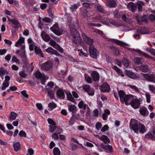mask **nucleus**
Returning <instances> with one entry per match:
<instances>
[{
  "label": "nucleus",
  "mask_w": 155,
  "mask_h": 155,
  "mask_svg": "<svg viewBox=\"0 0 155 155\" xmlns=\"http://www.w3.org/2000/svg\"><path fill=\"white\" fill-rule=\"evenodd\" d=\"M69 27L73 42L77 46L80 45L81 44L82 39L79 33L76 29V26L74 25L70 24Z\"/></svg>",
  "instance_id": "obj_1"
},
{
  "label": "nucleus",
  "mask_w": 155,
  "mask_h": 155,
  "mask_svg": "<svg viewBox=\"0 0 155 155\" xmlns=\"http://www.w3.org/2000/svg\"><path fill=\"white\" fill-rule=\"evenodd\" d=\"M139 123L140 122L134 119H131L130 122V128L134 131V133L137 134L138 133V127Z\"/></svg>",
  "instance_id": "obj_2"
},
{
  "label": "nucleus",
  "mask_w": 155,
  "mask_h": 155,
  "mask_svg": "<svg viewBox=\"0 0 155 155\" xmlns=\"http://www.w3.org/2000/svg\"><path fill=\"white\" fill-rule=\"evenodd\" d=\"M41 69L44 71H48L51 70L53 67V64L51 61L48 60L42 64L41 65Z\"/></svg>",
  "instance_id": "obj_3"
},
{
  "label": "nucleus",
  "mask_w": 155,
  "mask_h": 155,
  "mask_svg": "<svg viewBox=\"0 0 155 155\" xmlns=\"http://www.w3.org/2000/svg\"><path fill=\"white\" fill-rule=\"evenodd\" d=\"M89 51L90 56L93 58H96L99 55L97 49L94 48V45L89 46Z\"/></svg>",
  "instance_id": "obj_4"
},
{
  "label": "nucleus",
  "mask_w": 155,
  "mask_h": 155,
  "mask_svg": "<svg viewBox=\"0 0 155 155\" xmlns=\"http://www.w3.org/2000/svg\"><path fill=\"white\" fill-rule=\"evenodd\" d=\"M83 89L87 92L90 96H93L94 94V89L88 85H83L82 86Z\"/></svg>",
  "instance_id": "obj_5"
},
{
  "label": "nucleus",
  "mask_w": 155,
  "mask_h": 155,
  "mask_svg": "<svg viewBox=\"0 0 155 155\" xmlns=\"http://www.w3.org/2000/svg\"><path fill=\"white\" fill-rule=\"evenodd\" d=\"M82 36L84 41L88 45H93L94 42L93 39H91L90 37L87 36L84 33H83L82 34Z\"/></svg>",
  "instance_id": "obj_6"
},
{
  "label": "nucleus",
  "mask_w": 155,
  "mask_h": 155,
  "mask_svg": "<svg viewBox=\"0 0 155 155\" xmlns=\"http://www.w3.org/2000/svg\"><path fill=\"white\" fill-rule=\"evenodd\" d=\"M44 90L47 93L48 96L51 99H53L54 97V92L53 89L47 88V87H45L44 89Z\"/></svg>",
  "instance_id": "obj_7"
},
{
  "label": "nucleus",
  "mask_w": 155,
  "mask_h": 155,
  "mask_svg": "<svg viewBox=\"0 0 155 155\" xmlns=\"http://www.w3.org/2000/svg\"><path fill=\"white\" fill-rule=\"evenodd\" d=\"M144 79L147 81L153 82L154 79L155 77L153 74H142Z\"/></svg>",
  "instance_id": "obj_8"
},
{
  "label": "nucleus",
  "mask_w": 155,
  "mask_h": 155,
  "mask_svg": "<svg viewBox=\"0 0 155 155\" xmlns=\"http://www.w3.org/2000/svg\"><path fill=\"white\" fill-rule=\"evenodd\" d=\"M110 90L109 85L106 82L104 83L100 87V90L101 92H109Z\"/></svg>",
  "instance_id": "obj_9"
},
{
  "label": "nucleus",
  "mask_w": 155,
  "mask_h": 155,
  "mask_svg": "<svg viewBox=\"0 0 155 155\" xmlns=\"http://www.w3.org/2000/svg\"><path fill=\"white\" fill-rule=\"evenodd\" d=\"M131 50L139 53L140 54L142 55L143 56L146 58H147L150 59H153V57L141 51L140 49H133Z\"/></svg>",
  "instance_id": "obj_10"
},
{
  "label": "nucleus",
  "mask_w": 155,
  "mask_h": 155,
  "mask_svg": "<svg viewBox=\"0 0 155 155\" xmlns=\"http://www.w3.org/2000/svg\"><path fill=\"white\" fill-rule=\"evenodd\" d=\"M57 97L60 99H64L65 98L64 92L62 89L59 88L56 92Z\"/></svg>",
  "instance_id": "obj_11"
},
{
  "label": "nucleus",
  "mask_w": 155,
  "mask_h": 155,
  "mask_svg": "<svg viewBox=\"0 0 155 155\" xmlns=\"http://www.w3.org/2000/svg\"><path fill=\"white\" fill-rule=\"evenodd\" d=\"M127 7L132 12H134L136 10V3H134L133 2H130L127 4Z\"/></svg>",
  "instance_id": "obj_12"
},
{
  "label": "nucleus",
  "mask_w": 155,
  "mask_h": 155,
  "mask_svg": "<svg viewBox=\"0 0 155 155\" xmlns=\"http://www.w3.org/2000/svg\"><path fill=\"white\" fill-rule=\"evenodd\" d=\"M141 104L138 101L135 100L131 101L130 103V104L131 106L135 109L138 108Z\"/></svg>",
  "instance_id": "obj_13"
},
{
  "label": "nucleus",
  "mask_w": 155,
  "mask_h": 155,
  "mask_svg": "<svg viewBox=\"0 0 155 155\" xmlns=\"http://www.w3.org/2000/svg\"><path fill=\"white\" fill-rule=\"evenodd\" d=\"M11 23L12 24V27L15 29H17L19 27H21V25L20 22L16 19H14L12 21Z\"/></svg>",
  "instance_id": "obj_14"
},
{
  "label": "nucleus",
  "mask_w": 155,
  "mask_h": 155,
  "mask_svg": "<svg viewBox=\"0 0 155 155\" xmlns=\"http://www.w3.org/2000/svg\"><path fill=\"white\" fill-rule=\"evenodd\" d=\"M133 97V96L132 95L126 94L123 97V98H124V99H123V100H121L120 101L122 103H123L124 102H125V104L126 105H128L129 104L127 102L131 98H132Z\"/></svg>",
  "instance_id": "obj_15"
},
{
  "label": "nucleus",
  "mask_w": 155,
  "mask_h": 155,
  "mask_svg": "<svg viewBox=\"0 0 155 155\" xmlns=\"http://www.w3.org/2000/svg\"><path fill=\"white\" fill-rule=\"evenodd\" d=\"M101 147L103 149L108 150L111 153L113 152V149L112 146L109 145L107 143L105 144L102 143L101 144Z\"/></svg>",
  "instance_id": "obj_16"
},
{
  "label": "nucleus",
  "mask_w": 155,
  "mask_h": 155,
  "mask_svg": "<svg viewBox=\"0 0 155 155\" xmlns=\"http://www.w3.org/2000/svg\"><path fill=\"white\" fill-rule=\"evenodd\" d=\"M126 75L130 78L135 79L137 78L136 75L131 71H126Z\"/></svg>",
  "instance_id": "obj_17"
},
{
  "label": "nucleus",
  "mask_w": 155,
  "mask_h": 155,
  "mask_svg": "<svg viewBox=\"0 0 155 155\" xmlns=\"http://www.w3.org/2000/svg\"><path fill=\"white\" fill-rule=\"evenodd\" d=\"M139 112L140 114L143 116L147 115L148 114L147 109L145 107H141L139 110Z\"/></svg>",
  "instance_id": "obj_18"
},
{
  "label": "nucleus",
  "mask_w": 155,
  "mask_h": 155,
  "mask_svg": "<svg viewBox=\"0 0 155 155\" xmlns=\"http://www.w3.org/2000/svg\"><path fill=\"white\" fill-rule=\"evenodd\" d=\"M144 5V3L143 2L139 1L137 3H136V9L137 8L139 12H141L142 11V6Z\"/></svg>",
  "instance_id": "obj_19"
},
{
  "label": "nucleus",
  "mask_w": 155,
  "mask_h": 155,
  "mask_svg": "<svg viewBox=\"0 0 155 155\" xmlns=\"http://www.w3.org/2000/svg\"><path fill=\"white\" fill-rule=\"evenodd\" d=\"M35 51L36 54L38 55L42 58L44 57V54L40 48L36 46L35 48Z\"/></svg>",
  "instance_id": "obj_20"
},
{
  "label": "nucleus",
  "mask_w": 155,
  "mask_h": 155,
  "mask_svg": "<svg viewBox=\"0 0 155 155\" xmlns=\"http://www.w3.org/2000/svg\"><path fill=\"white\" fill-rule=\"evenodd\" d=\"M111 51L114 54L115 56H117L120 55V52L114 46H112L110 47Z\"/></svg>",
  "instance_id": "obj_21"
},
{
  "label": "nucleus",
  "mask_w": 155,
  "mask_h": 155,
  "mask_svg": "<svg viewBox=\"0 0 155 155\" xmlns=\"http://www.w3.org/2000/svg\"><path fill=\"white\" fill-rule=\"evenodd\" d=\"M107 4L110 8H115L117 6V4L114 0H107Z\"/></svg>",
  "instance_id": "obj_22"
},
{
  "label": "nucleus",
  "mask_w": 155,
  "mask_h": 155,
  "mask_svg": "<svg viewBox=\"0 0 155 155\" xmlns=\"http://www.w3.org/2000/svg\"><path fill=\"white\" fill-rule=\"evenodd\" d=\"M91 76L94 81H95L99 80V74L96 71H93L91 73Z\"/></svg>",
  "instance_id": "obj_23"
},
{
  "label": "nucleus",
  "mask_w": 155,
  "mask_h": 155,
  "mask_svg": "<svg viewBox=\"0 0 155 155\" xmlns=\"http://www.w3.org/2000/svg\"><path fill=\"white\" fill-rule=\"evenodd\" d=\"M139 124L138 127V130L140 133L142 134L144 133L146 131L147 129L145 128V126L143 124L140 122Z\"/></svg>",
  "instance_id": "obj_24"
},
{
  "label": "nucleus",
  "mask_w": 155,
  "mask_h": 155,
  "mask_svg": "<svg viewBox=\"0 0 155 155\" xmlns=\"http://www.w3.org/2000/svg\"><path fill=\"white\" fill-rule=\"evenodd\" d=\"M68 107L69 111L72 114H75L77 111V107L74 105H68Z\"/></svg>",
  "instance_id": "obj_25"
},
{
  "label": "nucleus",
  "mask_w": 155,
  "mask_h": 155,
  "mask_svg": "<svg viewBox=\"0 0 155 155\" xmlns=\"http://www.w3.org/2000/svg\"><path fill=\"white\" fill-rule=\"evenodd\" d=\"M99 139L104 141L105 144L109 143L110 142V139L105 135H103L101 137H99Z\"/></svg>",
  "instance_id": "obj_26"
},
{
  "label": "nucleus",
  "mask_w": 155,
  "mask_h": 155,
  "mask_svg": "<svg viewBox=\"0 0 155 155\" xmlns=\"http://www.w3.org/2000/svg\"><path fill=\"white\" fill-rule=\"evenodd\" d=\"M137 32L141 34H145L147 33V28L143 27L139 28L137 30Z\"/></svg>",
  "instance_id": "obj_27"
},
{
  "label": "nucleus",
  "mask_w": 155,
  "mask_h": 155,
  "mask_svg": "<svg viewBox=\"0 0 155 155\" xmlns=\"http://www.w3.org/2000/svg\"><path fill=\"white\" fill-rule=\"evenodd\" d=\"M41 36L43 38V40L45 41L48 42L51 39V38L50 36L47 34H46L44 36L43 33L42 32H41Z\"/></svg>",
  "instance_id": "obj_28"
},
{
  "label": "nucleus",
  "mask_w": 155,
  "mask_h": 155,
  "mask_svg": "<svg viewBox=\"0 0 155 155\" xmlns=\"http://www.w3.org/2000/svg\"><path fill=\"white\" fill-rule=\"evenodd\" d=\"M51 31L58 36H60L62 34V29L60 28L58 29H54Z\"/></svg>",
  "instance_id": "obj_29"
},
{
  "label": "nucleus",
  "mask_w": 155,
  "mask_h": 155,
  "mask_svg": "<svg viewBox=\"0 0 155 155\" xmlns=\"http://www.w3.org/2000/svg\"><path fill=\"white\" fill-rule=\"evenodd\" d=\"M140 70L144 72H146L148 71L149 70L148 66L147 65H142L140 66Z\"/></svg>",
  "instance_id": "obj_30"
},
{
  "label": "nucleus",
  "mask_w": 155,
  "mask_h": 155,
  "mask_svg": "<svg viewBox=\"0 0 155 155\" xmlns=\"http://www.w3.org/2000/svg\"><path fill=\"white\" fill-rule=\"evenodd\" d=\"M13 147L15 151H18L21 149V145L19 143L17 142L13 144Z\"/></svg>",
  "instance_id": "obj_31"
},
{
  "label": "nucleus",
  "mask_w": 155,
  "mask_h": 155,
  "mask_svg": "<svg viewBox=\"0 0 155 155\" xmlns=\"http://www.w3.org/2000/svg\"><path fill=\"white\" fill-rule=\"evenodd\" d=\"M18 114L14 112H12L10 113V115L9 118L10 120H15Z\"/></svg>",
  "instance_id": "obj_32"
},
{
  "label": "nucleus",
  "mask_w": 155,
  "mask_h": 155,
  "mask_svg": "<svg viewBox=\"0 0 155 155\" xmlns=\"http://www.w3.org/2000/svg\"><path fill=\"white\" fill-rule=\"evenodd\" d=\"M25 38L21 37H20L18 41L15 43V45L16 47H18V45H20L23 43L24 42Z\"/></svg>",
  "instance_id": "obj_33"
},
{
  "label": "nucleus",
  "mask_w": 155,
  "mask_h": 155,
  "mask_svg": "<svg viewBox=\"0 0 155 155\" xmlns=\"http://www.w3.org/2000/svg\"><path fill=\"white\" fill-rule=\"evenodd\" d=\"M118 94L120 98V100H123L124 98L123 97L126 94H125L124 91L123 90L118 91Z\"/></svg>",
  "instance_id": "obj_34"
},
{
  "label": "nucleus",
  "mask_w": 155,
  "mask_h": 155,
  "mask_svg": "<svg viewBox=\"0 0 155 155\" xmlns=\"http://www.w3.org/2000/svg\"><path fill=\"white\" fill-rule=\"evenodd\" d=\"M130 88L132 89L133 91L137 93H139L140 92L139 90L138 87L135 85H128Z\"/></svg>",
  "instance_id": "obj_35"
},
{
  "label": "nucleus",
  "mask_w": 155,
  "mask_h": 155,
  "mask_svg": "<svg viewBox=\"0 0 155 155\" xmlns=\"http://www.w3.org/2000/svg\"><path fill=\"white\" fill-rule=\"evenodd\" d=\"M19 76L22 78H25L27 74L26 73L25 70L24 69L22 71H20L19 73Z\"/></svg>",
  "instance_id": "obj_36"
},
{
  "label": "nucleus",
  "mask_w": 155,
  "mask_h": 155,
  "mask_svg": "<svg viewBox=\"0 0 155 155\" xmlns=\"http://www.w3.org/2000/svg\"><path fill=\"white\" fill-rule=\"evenodd\" d=\"M87 105L85 104H84V102L81 101L78 104V106L79 108H83V109L85 110L86 107Z\"/></svg>",
  "instance_id": "obj_37"
},
{
  "label": "nucleus",
  "mask_w": 155,
  "mask_h": 155,
  "mask_svg": "<svg viewBox=\"0 0 155 155\" xmlns=\"http://www.w3.org/2000/svg\"><path fill=\"white\" fill-rule=\"evenodd\" d=\"M56 104L54 102L50 103L48 104V107L50 109V110H52L57 107Z\"/></svg>",
  "instance_id": "obj_38"
},
{
  "label": "nucleus",
  "mask_w": 155,
  "mask_h": 155,
  "mask_svg": "<svg viewBox=\"0 0 155 155\" xmlns=\"http://www.w3.org/2000/svg\"><path fill=\"white\" fill-rule=\"evenodd\" d=\"M54 155H60L61 152L58 147H54L53 150Z\"/></svg>",
  "instance_id": "obj_39"
},
{
  "label": "nucleus",
  "mask_w": 155,
  "mask_h": 155,
  "mask_svg": "<svg viewBox=\"0 0 155 155\" xmlns=\"http://www.w3.org/2000/svg\"><path fill=\"white\" fill-rule=\"evenodd\" d=\"M56 125H50L49 126V131L51 133H53L56 128Z\"/></svg>",
  "instance_id": "obj_40"
},
{
  "label": "nucleus",
  "mask_w": 155,
  "mask_h": 155,
  "mask_svg": "<svg viewBox=\"0 0 155 155\" xmlns=\"http://www.w3.org/2000/svg\"><path fill=\"white\" fill-rule=\"evenodd\" d=\"M85 78L86 81L89 83H91L92 82V79L90 77L88 76L87 74H85Z\"/></svg>",
  "instance_id": "obj_41"
},
{
  "label": "nucleus",
  "mask_w": 155,
  "mask_h": 155,
  "mask_svg": "<svg viewBox=\"0 0 155 155\" xmlns=\"http://www.w3.org/2000/svg\"><path fill=\"white\" fill-rule=\"evenodd\" d=\"M9 85V82L4 81L2 84V87L1 89L3 90H5L6 87H8Z\"/></svg>",
  "instance_id": "obj_42"
},
{
  "label": "nucleus",
  "mask_w": 155,
  "mask_h": 155,
  "mask_svg": "<svg viewBox=\"0 0 155 155\" xmlns=\"http://www.w3.org/2000/svg\"><path fill=\"white\" fill-rule=\"evenodd\" d=\"M115 43L116 44L119 45L120 46H124V45H126L127 46H128L129 45L125 43H124L123 42L119 41V40H116V41L115 42Z\"/></svg>",
  "instance_id": "obj_43"
},
{
  "label": "nucleus",
  "mask_w": 155,
  "mask_h": 155,
  "mask_svg": "<svg viewBox=\"0 0 155 155\" xmlns=\"http://www.w3.org/2000/svg\"><path fill=\"white\" fill-rule=\"evenodd\" d=\"M54 83L53 82L50 81L48 83L46 87H47V88H49L51 89H53V87L54 86Z\"/></svg>",
  "instance_id": "obj_44"
},
{
  "label": "nucleus",
  "mask_w": 155,
  "mask_h": 155,
  "mask_svg": "<svg viewBox=\"0 0 155 155\" xmlns=\"http://www.w3.org/2000/svg\"><path fill=\"white\" fill-rule=\"evenodd\" d=\"M54 50V49L51 47H49L45 50L47 52L51 54V55H53Z\"/></svg>",
  "instance_id": "obj_45"
},
{
  "label": "nucleus",
  "mask_w": 155,
  "mask_h": 155,
  "mask_svg": "<svg viewBox=\"0 0 155 155\" xmlns=\"http://www.w3.org/2000/svg\"><path fill=\"white\" fill-rule=\"evenodd\" d=\"M35 77L38 79L41 78L43 77L41 73L39 71H37L35 73Z\"/></svg>",
  "instance_id": "obj_46"
},
{
  "label": "nucleus",
  "mask_w": 155,
  "mask_h": 155,
  "mask_svg": "<svg viewBox=\"0 0 155 155\" xmlns=\"http://www.w3.org/2000/svg\"><path fill=\"white\" fill-rule=\"evenodd\" d=\"M113 15L114 17L118 18H119L120 17V14L117 9L115 10L114 12Z\"/></svg>",
  "instance_id": "obj_47"
},
{
  "label": "nucleus",
  "mask_w": 155,
  "mask_h": 155,
  "mask_svg": "<svg viewBox=\"0 0 155 155\" xmlns=\"http://www.w3.org/2000/svg\"><path fill=\"white\" fill-rule=\"evenodd\" d=\"M123 64L125 67H127L129 65L128 60L126 58H124L123 61Z\"/></svg>",
  "instance_id": "obj_48"
},
{
  "label": "nucleus",
  "mask_w": 155,
  "mask_h": 155,
  "mask_svg": "<svg viewBox=\"0 0 155 155\" xmlns=\"http://www.w3.org/2000/svg\"><path fill=\"white\" fill-rule=\"evenodd\" d=\"M78 51L79 52V54L80 56H83L84 57H87L88 56V54L84 52L82 49L81 50H78Z\"/></svg>",
  "instance_id": "obj_49"
},
{
  "label": "nucleus",
  "mask_w": 155,
  "mask_h": 155,
  "mask_svg": "<svg viewBox=\"0 0 155 155\" xmlns=\"http://www.w3.org/2000/svg\"><path fill=\"white\" fill-rule=\"evenodd\" d=\"M78 8V6L76 4H74L71 5L70 7V9L72 12L75 11Z\"/></svg>",
  "instance_id": "obj_50"
},
{
  "label": "nucleus",
  "mask_w": 155,
  "mask_h": 155,
  "mask_svg": "<svg viewBox=\"0 0 155 155\" xmlns=\"http://www.w3.org/2000/svg\"><path fill=\"white\" fill-rule=\"evenodd\" d=\"M42 20L45 22L49 23H51L52 21V20H51L50 18L46 17L43 18Z\"/></svg>",
  "instance_id": "obj_51"
},
{
  "label": "nucleus",
  "mask_w": 155,
  "mask_h": 155,
  "mask_svg": "<svg viewBox=\"0 0 155 155\" xmlns=\"http://www.w3.org/2000/svg\"><path fill=\"white\" fill-rule=\"evenodd\" d=\"M141 20L142 21H142L147 23V16L146 15H143L142 16Z\"/></svg>",
  "instance_id": "obj_52"
},
{
  "label": "nucleus",
  "mask_w": 155,
  "mask_h": 155,
  "mask_svg": "<svg viewBox=\"0 0 155 155\" xmlns=\"http://www.w3.org/2000/svg\"><path fill=\"white\" fill-rule=\"evenodd\" d=\"M19 135L20 137H27L26 133L23 130H21L19 133Z\"/></svg>",
  "instance_id": "obj_53"
},
{
  "label": "nucleus",
  "mask_w": 155,
  "mask_h": 155,
  "mask_svg": "<svg viewBox=\"0 0 155 155\" xmlns=\"http://www.w3.org/2000/svg\"><path fill=\"white\" fill-rule=\"evenodd\" d=\"M47 12L49 16L51 17H53L54 15L52 12V9L51 7H49V8L48 9Z\"/></svg>",
  "instance_id": "obj_54"
},
{
  "label": "nucleus",
  "mask_w": 155,
  "mask_h": 155,
  "mask_svg": "<svg viewBox=\"0 0 155 155\" xmlns=\"http://www.w3.org/2000/svg\"><path fill=\"white\" fill-rule=\"evenodd\" d=\"M56 133H58V134H61L63 131V130L62 128L60 127H56V128L55 130Z\"/></svg>",
  "instance_id": "obj_55"
},
{
  "label": "nucleus",
  "mask_w": 155,
  "mask_h": 155,
  "mask_svg": "<svg viewBox=\"0 0 155 155\" xmlns=\"http://www.w3.org/2000/svg\"><path fill=\"white\" fill-rule=\"evenodd\" d=\"M146 50L151 54H152L153 55L154 52L155 51V49L152 48H146Z\"/></svg>",
  "instance_id": "obj_56"
},
{
  "label": "nucleus",
  "mask_w": 155,
  "mask_h": 155,
  "mask_svg": "<svg viewBox=\"0 0 155 155\" xmlns=\"http://www.w3.org/2000/svg\"><path fill=\"white\" fill-rule=\"evenodd\" d=\"M48 123L51 125H56V123L51 119L49 118L48 119Z\"/></svg>",
  "instance_id": "obj_57"
},
{
  "label": "nucleus",
  "mask_w": 155,
  "mask_h": 155,
  "mask_svg": "<svg viewBox=\"0 0 155 155\" xmlns=\"http://www.w3.org/2000/svg\"><path fill=\"white\" fill-rule=\"evenodd\" d=\"M147 101V103H150V95L149 93H147L145 94Z\"/></svg>",
  "instance_id": "obj_58"
},
{
  "label": "nucleus",
  "mask_w": 155,
  "mask_h": 155,
  "mask_svg": "<svg viewBox=\"0 0 155 155\" xmlns=\"http://www.w3.org/2000/svg\"><path fill=\"white\" fill-rule=\"evenodd\" d=\"M58 25L57 23L54 24L53 27L50 28V30L51 31L53 30L54 29H58L59 28L58 27Z\"/></svg>",
  "instance_id": "obj_59"
},
{
  "label": "nucleus",
  "mask_w": 155,
  "mask_h": 155,
  "mask_svg": "<svg viewBox=\"0 0 155 155\" xmlns=\"http://www.w3.org/2000/svg\"><path fill=\"white\" fill-rule=\"evenodd\" d=\"M52 137L54 140H57L59 139V137L58 134L56 133H54L52 134Z\"/></svg>",
  "instance_id": "obj_60"
},
{
  "label": "nucleus",
  "mask_w": 155,
  "mask_h": 155,
  "mask_svg": "<svg viewBox=\"0 0 155 155\" xmlns=\"http://www.w3.org/2000/svg\"><path fill=\"white\" fill-rule=\"evenodd\" d=\"M108 128L107 125H104L101 129V131L103 132H104L108 129Z\"/></svg>",
  "instance_id": "obj_61"
},
{
  "label": "nucleus",
  "mask_w": 155,
  "mask_h": 155,
  "mask_svg": "<svg viewBox=\"0 0 155 155\" xmlns=\"http://www.w3.org/2000/svg\"><path fill=\"white\" fill-rule=\"evenodd\" d=\"M23 96L26 98H28V95L26 93V91L24 90L21 92Z\"/></svg>",
  "instance_id": "obj_62"
},
{
  "label": "nucleus",
  "mask_w": 155,
  "mask_h": 155,
  "mask_svg": "<svg viewBox=\"0 0 155 155\" xmlns=\"http://www.w3.org/2000/svg\"><path fill=\"white\" fill-rule=\"evenodd\" d=\"M95 126L97 130H99L102 126L101 123V122H98L97 123Z\"/></svg>",
  "instance_id": "obj_63"
},
{
  "label": "nucleus",
  "mask_w": 155,
  "mask_h": 155,
  "mask_svg": "<svg viewBox=\"0 0 155 155\" xmlns=\"http://www.w3.org/2000/svg\"><path fill=\"white\" fill-rule=\"evenodd\" d=\"M149 88L150 91L153 93H155V87L153 85H150L149 86Z\"/></svg>",
  "instance_id": "obj_64"
}]
</instances>
